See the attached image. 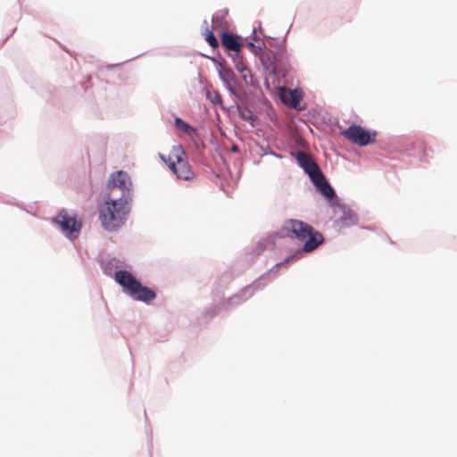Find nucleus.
I'll return each instance as SVG.
<instances>
[{
  "instance_id": "obj_2",
  "label": "nucleus",
  "mask_w": 457,
  "mask_h": 457,
  "mask_svg": "<svg viewBox=\"0 0 457 457\" xmlns=\"http://www.w3.org/2000/svg\"><path fill=\"white\" fill-rule=\"evenodd\" d=\"M98 211L99 220L107 230H114L120 228L129 212L126 200L122 198L114 200L110 196L99 206Z\"/></svg>"
},
{
  "instance_id": "obj_8",
  "label": "nucleus",
  "mask_w": 457,
  "mask_h": 457,
  "mask_svg": "<svg viewBox=\"0 0 457 457\" xmlns=\"http://www.w3.org/2000/svg\"><path fill=\"white\" fill-rule=\"evenodd\" d=\"M130 187V178L126 172L119 170L111 174L108 180V188L111 192L119 188L121 191V196L124 197L129 192Z\"/></svg>"
},
{
  "instance_id": "obj_4",
  "label": "nucleus",
  "mask_w": 457,
  "mask_h": 457,
  "mask_svg": "<svg viewBox=\"0 0 457 457\" xmlns=\"http://www.w3.org/2000/svg\"><path fill=\"white\" fill-rule=\"evenodd\" d=\"M115 279L136 301L149 303L156 297V294L154 290L143 286L127 270L116 271Z\"/></svg>"
},
{
  "instance_id": "obj_7",
  "label": "nucleus",
  "mask_w": 457,
  "mask_h": 457,
  "mask_svg": "<svg viewBox=\"0 0 457 457\" xmlns=\"http://www.w3.org/2000/svg\"><path fill=\"white\" fill-rule=\"evenodd\" d=\"M341 135L350 142L361 146L373 143L376 137V132H370L361 126L355 124L341 131Z\"/></svg>"
},
{
  "instance_id": "obj_1",
  "label": "nucleus",
  "mask_w": 457,
  "mask_h": 457,
  "mask_svg": "<svg viewBox=\"0 0 457 457\" xmlns=\"http://www.w3.org/2000/svg\"><path fill=\"white\" fill-rule=\"evenodd\" d=\"M282 231L290 237H295L299 241L304 242L303 246L301 250H298L295 253L287 257L283 262L289 263L295 262L303 256V253H311L318 246H320L323 241V236L317 230H315L311 225L298 220H288L285 221ZM278 266V264H277Z\"/></svg>"
},
{
  "instance_id": "obj_11",
  "label": "nucleus",
  "mask_w": 457,
  "mask_h": 457,
  "mask_svg": "<svg viewBox=\"0 0 457 457\" xmlns=\"http://www.w3.org/2000/svg\"><path fill=\"white\" fill-rule=\"evenodd\" d=\"M219 21H220L219 17H212V22L213 24L212 29H210L207 28L204 31V37H205L206 42L213 48H216L219 46L218 40L216 39V37L212 32V30L215 29V25L219 22Z\"/></svg>"
},
{
  "instance_id": "obj_5",
  "label": "nucleus",
  "mask_w": 457,
  "mask_h": 457,
  "mask_svg": "<svg viewBox=\"0 0 457 457\" xmlns=\"http://www.w3.org/2000/svg\"><path fill=\"white\" fill-rule=\"evenodd\" d=\"M161 158L176 175L177 179L190 180L195 177V173L187 162V154L181 145L172 146L168 155H161Z\"/></svg>"
},
{
  "instance_id": "obj_14",
  "label": "nucleus",
  "mask_w": 457,
  "mask_h": 457,
  "mask_svg": "<svg viewBox=\"0 0 457 457\" xmlns=\"http://www.w3.org/2000/svg\"><path fill=\"white\" fill-rule=\"evenodd\" d=\"M175 125L177 128L182 129L186 133H190L191 131H194V129L180 118L175 119Z\"/></svg>"
},
{
  "instance_id": "obj_13",
  "label": "nucleus",
  "mask_w": 457,
  "mask_h": 457,
  "mask_svg": "<svg viewBox=\"0 0 457 457\" xmlns=\"http://www.w3.org/2000/svg\"><path fill=\"white\" fill-rule=\"evenodd\" d=\"M206 98L213 104H221L222 97L217 90L207 88Z\"/></svg>"
},
{
  "instance_id": "obj_9",
  "label": "nucleus",
  "mask_w": 457,
  "mask_h": 457,
  "mask_svg": "<svg viewBox=\"0 0 457 457\" xmlns=\"http://www.w3.org/2000/svg\"><path fill=\"white\" fill-rule=\"evenodd\" d=\"M221 44L226 49L234 52L240 51L242 47L240 37L237 35L227 32H223L221 35Z\"/></svg>"
},
{
  "instance_id": "obj_16",
  "label": "nucleus",
  "mask_w": 457,
  "mask_h": 457,
  "mask_svg": "<svg viewBox=\"0 0 457 457\" xmlns=\"http://www.w3.org/2000/svg\"><path fill=\"white\" fill-rule=\"evenodd\" d=\"M232 150L236 151L237 150V146H233Z\"/></svg>"
},
{
  "instance_id": "obj_10",
  "label": "nucleus",
  "mask_w": 457,
  "mask_h": 457,
  "mask_svg": "<svg viewBox=\"0 0 457 457\" xmlns=\"http://www.w3.org/2000/svg\"><path fill=\"white\" fill-rule=\"evenodd\" d=\"M281 101L294 108H296L302 99L297 90H282L280 95Z\"/></svg>"
},
{
  "instance_id": "obj_12",
  "label": "nucleus",
  "mask_w": 457,
  "mask_h": 457,
  "mask_svg": "<svg viewBox=\"0 0 457 457\" xmlns=\"http://www.w3.org/2000/svg\"><path fill=\"white\" fill-rule=\"evenodd\" d=\"M220 74L222 80L228 85L229 91L234 94V89L230 86V82L235 80L234 72L230 69L225 68L220 71Z\"/></svg>"
},
{
  "instance_id": "obj_6",
  "label": "nucleus",
  "mask_w": 457,
  "mask_h": 457,
  "mask_svg": "<svg viewBox=\"0 0 457 457\" xmlns=\"http://www.w3.org/2000/svg\"><path fill=\"white\" fill-rule=\"evenodd\" d=\"M62 231L70 238L78 237L81 229V222L79 221L75 215H70L66 210H62L56 217L53 219Z\"/></svg>"
},
{
  "instance_id": "obj_3",
  "label": "nucleus",
  "mask_w": 457,
  "mask_h": 457,
  "mask_svg": "<svg viewBox=\"0 0 457 457\" xmlns=\"http://www.w3.org/2000/svg\"><path fill=\"white\" fill-rule=\"evenodd\" d=\"M296 160L299 165L309 175L319 191L324 196L332 198L335 195V191L327 181L324 174L320 171L318 164L313 161V159L303 152H298L296 154Z\"/></svg>"
},
{
  "instance_id": "obj_15",
  "label": "nucleus",
  "mask_w": 457,
  "mask_h": 457,
  "mask_svg": "<svg viewBox=\"0 0 457 457\" xmlns=\"http://www.w3.org/2000/svg\"><path fill=\"white\" fill-rule=\"evenodd\" d=\"M238 71L241 73L242 79L245 83H248L247 77L251 76V71L245 66H237Z\"/></svg>"
}]
</instances>
